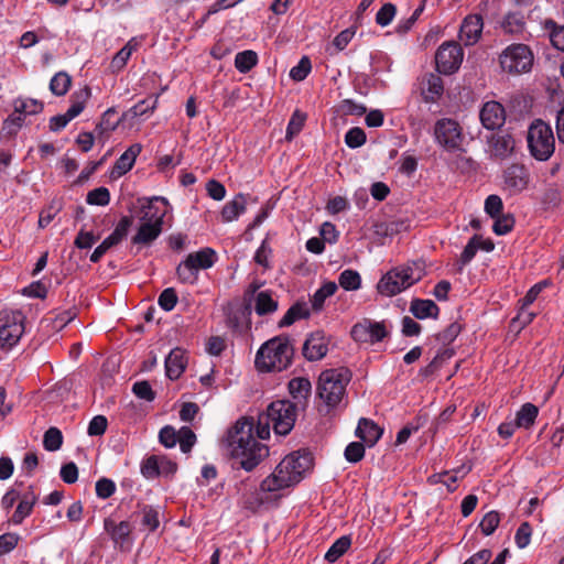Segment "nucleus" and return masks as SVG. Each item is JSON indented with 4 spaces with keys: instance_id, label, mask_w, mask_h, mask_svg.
I'll use <instances>...</instances> for the list:
<instances>
[{
    "instance_id": "55",
    "label": "nucleus",
    "mask_w": 564,
    "mask_h": 564,
    "mask_svg": "<svg viewBox=\"0 0 564 564\" xmlns=\"http://www.w3.org/2000/svg\"><path fill=\"white\" fill-rule=\"evenodd\" d=\"M312 69L311 61L307 56H303L296 66L290 70V77L295 82L304 80Z\"/></svg>"
},
{
    "instance_id": "61",
    "label": "nucleus",
    "mask_w": 564,
    "mask_h": 564,
    "mask_svg": "<svg viewBox=\"0 0 564 564\" xmlns=\"http://www.w3.org/2000/svg\"><path fill=\"white\" fill-rule=\"evenodd\" d=\"M177 442L180 443L181 451L188 453L196 442V435L188 426H183L178 431Z\"/></svg>"
},
{
    "instance_id": "42",
    "label": "nucleus",
    "mask_w": 564,
    "mask_h": 564,
    "mask_svg": "<svg viewBox=\"0 0 564 564\" xmlns=\"http://www.w3.org/2000/svg\"><path fill=\"white\" fill-rule=\"evenodd\" d=\"M338 284L346 291H357L361 286L360 274L356 270L346 269L339 274Z\"/></svg>"
},
{
    "instance_id": "22",
    "label": "nucleus",
    "mask_w": 564,
    "mask_h": 564,
    "mask_svg": "<svg viewBox=\"0 0 564 564\" xmlns=\"http://www.w3.org/2000/svg\"><path fill=\"white\" fill-rule=\"evenodd\" d=\"M383 430L372 420L361 417L356 429V436L367 446L372 447L382 436Z\"/></svg>"
},
{
    "instance_id": "27",
    "label": "nucleus",
    "mask_w": 564,
    "mask_h": 564,
    "mask_svg": "<svg viewBox=\"0 0 564 564\" xmlns=\"http://www.w3.org/2000/svg\"><path fill=\"white\" fill-rule=\"evenodd\" d=\"M247 196L242 193L237 194L234 199L227 202L221 209L224 221H232L246 210Z\"/></svg>"
},
{
    "instance_id": "18",
    "label": "nucleus",
    "mask_w": 564,
    "mask_h": 564,
    "mask_svg": "<svg viewBox=\"0 0 564 564\" xmlns=\"http://www.w3.org/2000/svg\"><path fill=\"white\" fill-rule=\"evenodd\" d=\"M484 21L480 14L467 15L459 29V40L466 45L476 44L482 33Z\"/></svg>"
},
{
    "instance_id": "1",
    "label": "nucleus",
    "mask_w": 564,
    "mask_h": 564,
    "mask_svg": "<svg viewBox=\"0 0 564 564\" xmlns=\"http://www.w3.org/2000/svg\"><path fill=\"white\" fill-rule=\"evenodd\" d=\"M297 405L290 400L272 401L265 412L258 415L257 423L253 417H240L227 432L226 442L230 455L238 460L239 467L246 471H252L265 457L269 456V447L259 440L270 436V427L278 435H288L296 421Z\"/></svg>"
},
{
    "instance_id": "64",
    "label": "nucleus",
    "mask_w": 564,
    "mask_h": 564,
    "mask_svg": "<svg viewBox=\"0 0 564 564\" xmlns=\"http://www.w3.org/2000/svg\"><path fill=\"white\" fill-rule=\"evenodd\" d=\"M116 491V484L106 477L100 478L96 482V495L100 499H108Z\"/></svg>"
},
{
    "instance_id": "17",
    "label": "nucleus",
    "mask_w": 564,
    "mask_h": 564,
    "mask_svg": "<svg viewBox=\"0 0 564 564\" xmlns=\"http://www.w3.org/2000/svg\"><path fill=\"white\" fill-rule=\"evenodd\" d=\"M479 118L486 129L496 130L503 126L506 111L500 102L487 101L480 109Z\"/></svg>"
},
{
    "instance_id": "50",
    "label": "nucleus",
    "mask_w": 564,
    "mask_h": 564,
    "mask_svg": "<svg viewBox=\"0 0 564 564\" xmlns=\"http://www.w3.org/2000/svg\"><path fill=\"white\" fill-rule=\"evenodd\" d=\"M86 202L89 205L106 206L110 202V192L107 187H97L88 192Z\"/></svg>"
},
{
    "instance_id": "29",
    "label": "nucleus",
    "mask_w": 564,
    "mask_h": 564,
    "mask_svg": "<svg viewBox=\"0 0 564 564\" xmlns=\"http://www.w3.org/2000/svg\"><path fill=\"white\" fill-rule=\"evenodd\" d=\"M539 414V408L533 403H524L516 414V425L519 429L529 430L531 429Z\"/></svg>"
},
{
    "instance_id": "30",
    "label": "nucleus",
    "mask_w": 564,
    "mask_h": 564,
    "mask_svg": "<svg viewBox=\"0 0 564 564\" xmlns=\"http://www.w3.org/2000/svg\"><path fill=\"white\" fill-rule=\"evenodd\" d=\"M310 310L305 302H296L293 304L284 314V316L278 323L280 328L288 327L294 324L296 321L301 318H308Z\"/></svg>"
},
{
    "instance_id": "58",
    "label": "nucleus",
    "mask_w": 564,
    "mask_h": 564,
    "mask_svg": "<svg viewBox=\"0 0 564 564\" xmlns=\"http://www.w3.org/2000/svg\"><path fill=\"white\" fill-rule=\"evenodd\" d=\"M492 230L496 235L502 236L510 232L514 226V217L511 214L499 215L495 218Z\"/></svg>"
},
{
    "instance_id": "53",
    "label": "nucleus",
    "mask_w": 564,
    "mask_h": 564,
    "mask_svg": "<svg viewBox=\"0 0 564 564\" xmlns=\"http://www.w3.org/2000/svg\"><path fill=\"white\" fill-rule=\"evenodd\" d=\"M23 121L24 118L20 113L13 112L3 121L2 131L9 138L14 137L21 129Z\"/></svg>"
},
{
    "instance_id": "63",
    "label": "nucleus",
    "mask_w": 564,
    "mask_h": 564,
    "mask_svg": "<svg viewBox=\"0 0 564 564\" xmlns=\"http://www.w3.org/2000/svg\"><path fill=\"white\" fill-rule=\"evenodd\" d=\"M132 392L142 400H145L148 402H152L155 399L156 393L153 391L151 384L143 380V381H137L132 386Z\"/></svg>"
},
{
    "instance_id": "37",
    "label": "nucleus",
    "mask_w": 564,
    "mask_h": 564,
    "mask_svg": "<svg viewBox=\"0 0 564 564\" xmlns=\"http://www.w3.org/2000/svg\"><path fill=\"white\" fill-rule=\"evenodd\" d=\"M116 115L117 110L113 107L107 109L102 113L100 121L96 126V132L98 135L113 131L119 126L121 119H116Z\"/></svg>"
},
{
    "instance_id": "12",
    "label": "nucleus",
    "mask_w": 564,
    "mask_h": 564,
    "mask_svg": "<svg viewBox=\"0 0 564 564\" xmlns=\"http://www.w3.org/2000/svg\"><path fill=\"white\" fill-rule=\"evenodd\" d=\"M90 95L91 90L88 86L75 91L70 97L72 105L68 110L63 115H57L50 119V130L57 132L64 129L70 120L79 116L85 109V105L90 98Z\"/></svg>"
},
{
    "instance_id": "20",
    "label": "nucleus",
    "mask_w": 564,
    "mask_h": 564,
    "mask_svg": "<svg viewBox=\"0 0 564 564\" xmlns=\"http://www.w3.org/2000/svg\"><path fill=\"white\" fill-rule=\"evenodd\" d=\"M169 202L166 198L161 196H154L147 200L145 205H142V221L159 224L163 227V220L167 213Z\"/></svg>"
},
{
    "instance_id": "10",
    "label": "nucleus",
    "mask_w": 564,
    "mask_h": 564,
    "mask_svg": "<svg viewBox=\"0 0 564 564\" xmlns=\"http://www.w3.org/2000/svg\"><path fill=\"white\" fill-rule=\"evenodd\" d=\"M464 57V52L460 45L456 42L443 43L435 54V64L438 73L451 75L455 73Z\"/></svg>"
},
{
    "instance_id": "36",
    "label": "nucleus",
    "mask_w": 564,
    "mask_h": 564,
    "mask_svg": "<svg viewBox=\"0 0 564 564\" xmlns=\"http://www.w3.org/2000/svg\"><path fill=\"white\" fill-rule=\"evenodd\" d=\"M350 545V536L343 535L330 545L324 558L329 563H334L349 550Z\"/></svg>"
},
{
    "instance_id": "3",
    "label": "nucleus",
    "mask_w": 564,
    "mask_h": 564,
    "mask_svg": "<svg viewBox=\"0 0 564 564\" xmlns=\"http://www.w3.org/2000/svg\"><path fill=\"white\" fill-rule=\"evenodd\" d=\"M294 348L288 335H279L261 345L254 365L261 372L282 371L292 362Z\"/></svg>"
},
{
    "instance_id": "44",
    "label": "nucleus",
    "mask_w": 564,
    "mask_h": 564,
    "mask_svg": "<svg viewBox=\"0 0 564 564\" xmlns=\"http://www.w3.org/2000/svg\"><path fill=\"white\" fill-rule=\"evenodd\" d=\"M63 444V434L57 427H50L43 436V446L48 452L58 451Z\"/></svg>"
},
{
    "instance_id": "31",
    "label": "nucleus",
    "mask_w": 564,
    "mask_h": 564,
    "mask_svg": "<svg viewBox=\"0 0 564 564\" xmlns=\"http://www.w3.org/2000/svg\"><path fill=\"white\" fill-rule=\"evenodd\" d=\"M279 307L270 291H261L254 297V311L259 316L274 313Z\"/></svg>"
},
{
    "instance_id": "21",
    "label": "nucleus",
    "mask_w": 564,
    "mask_h": 564,
    "mask_svg": "<svg viewBox=\"0 0 564 564\" xmlns=\"http://www.w3.org/2000/svg\"><path fill=\"white\" fill-rule=\"evenodd\" d=\"M142 145L140 143L131 144L115 162L110 176L118 178L128 173L135 162L137 156L141 153Z\"/></svg>"
},
{
    "instance_id": "32",
    "label": "nucleus",
    "mask_w": 564,
    "mask_h": 564,
    "mask_svg": "<svg viewBox=\"0 0 564 564\" xmlns=\"http://www.w3.org/2000/svg\"><path fill=\"white\" fill-rule=\"evenodd\" d=\"M140 514L142 516L141 524L145 527L149 532H154L160 525V512L159 510L150 505L139 502L137 505Z\"/></svg>"
},
{
    "instance_id": "5",
    "label": "nucleus",
    "mask_w": 564,
    "mask_h": 564,
    "mask_svg": "<svg viewBox=\"0 0 564 564\" xmlns=\"http://www.w3.org/2000/svg\"><path fill=\"white\" fill-rule=\"evenodd\" d=\"M527 141L531 155L538 161H547L555 151L553 130L540 119L529 127Z\"/></svg>"
},
{
    "instance_id": "59",
    "label": "nucleus",
    "mask_w": 564,
    "mask_h": 564,
    "mask_svg": "<svg viewBox=\"0 0 564 564\" xmlns=\"http://www.w3.org/2000/svg\"><path fill=\"white\" fill-rule=\"evenodd\" d=\"M344 456L347 462L349 463H358L360 462L365 456V443L361 442H351L349 443L346 448Z\"/></svg>"
},
{
    "instance_id": "52",
    "label": "nucleus",
    "mask_w": 564,
    "mask_h": 564,
    "mask_svg": "<svg viewBox=\"0 0 564 564\" xmlns=\"http://www.w3.org/2000/svg\"><path fill=\"white\" fill-rule=\"evenodd\" d=\"M500 514L497 511L487 512L481 519L479 527L484 535H491L500 523Z\"/></svg>"
},
{
    "instance_id": "62",
    "label": "nucleus",
    "mask_w": 564,
    "mask_h": 564,
    "mask_svg": "<svg viewBox=\"0 0 564 564\" xmlns=\"http://www.w3.org/2000/svg\"><path fill=\"white\" fill-rule=\"evenodd\" d=\"M397 13V7L393 3H384L376 14V22L380 26L389 25Z\"/></svg>"
},
{
    "instance_id": "2",
    "label": "nucleus",
    "mask_w": 564,
    "mask_h": 564,
    "mask_svg": "<svg viewBox=\"0 0 564 564\" xmlns=\"http://www.w3.org/2000/svg\"><path fill=\"white\" fill-rule=\"evenodd\" d=\"M313 467V455L306 449H300L285 456L274 471L260 484L263 492L279 491L299 484Z\"/></svg>"
},
{
    "instance_id": "51",
    "label": "nucleus",
    "mask_w": 564,
    "mask_h": 564,
    "mask_svg": "<svg viewBox=\"0 0 564 564\" xmlns=\"http://www.w3.org/2000/svg\"><path fill=\"white\" fill-rule=\"evenodd\" d=\"M197 270L191 263L187 258L181 262L176 268V274L181 282L193 284L197 280Z\"/></svg>"
},
{
    "instance_id": "15",
    "label": "nucleus",
    "mask_w": 564,
    "mask_h": 564,
    "mask_svg": "<svg viewBox=\"0 0 564 564\" xmlns=\"http://www.w3.org/2000/svg\"><path fill=\"white\" fill-rule=\"evenodd\" d=\"M506 188L511 194H519L524 191L530 181V173L522 164H512L503 173Z\"/></svg>"
},
{
    "instance_id": "40",
    "label": "nucleus",
    "mask_w": 564,
    "mask_h": 564,
    "mask_svg": "<svg viewBox=\"0 0 564 564\" xmlns=\"http://www.w3.org/2000/svg\"><path fill=\"white\" fill-rule=\"evenodd\" d=\"M501 28L506 33L521 34L525 29V22L520 13H508L502 23Z\"/></svg>"
},
{
    "instance_id": "14",
    "label": "nucleus",
    "mask_w": 564,
    "mask_h": 564,
    "mask_svg": "<svg viewBox=\"0 0 564 564\" xmlns=\"http://www.w3.org/2000/svg\"><path fill=\"white\" fill-rule=\"evenodd\" d=\"M104 530L109 535L115 546L123 549L131 543L132 524L127 521L116 522L112 518L104 519Z\"/></svg>"
},
{
    "instance_id": "7",
    "label": "nucleus",
    "mask_w": 564,
    "mask_h": 564,
    "mask_svg": "<svg viewBox=\"0 0 564 564\" xmlns=\"http://www.w3.org/2000/svg\"><path fill=\"white\" fill-rule=\"evenodd\" d=\"M434 138L437 144L448 152L464 151V133L460 124L452 118H442L434 124Z\"/></svg>"
},
{
    "instance_id": "45",
    "label": "nucleus",
    "mask_w": 564,
    "mask_h": 564,
    "mask_svg": "<svg viewBox=\"0 0 564 564\" xmlns=\"http://www.w3.org/2000/svg\"><path fill=\"white\" fill-rule=\"evenodd\" d=\"M337 112L341 116H364L367 108L362 104H357L352 99H344L337 106Z\"/></svg>"
},
{
    "instance_id": "11",
    "label": "nucleus",
    "mask_w": 564,
    "mask_h": 564,
    "mask_svg": "<svg viewBox=\"0 0 564 564\" xmlns=\"http://www.w3.org/2000/svg\"><path fill=\"white\" fill-rule=\"evenodd\" d=\"M388 335L384 322H375L369 318L356 323L350 330L351 338L361 344H376L382 341Z\"/></svg>"
},
{
    "instance_id": "13",
    "label": "nucleus",
    "mask_w": 564,
    "mask_h": 564,
    "mask_svg": "<svg viewBox=\"0 0 564 564\" xmlns=\"http://www.w3.org/2000/svg\"><path fill=\"white\" fill-rule=\"evenodd\" d=\"M132 225V217L123 216L117 224L115 230L99 245L90 254L93 263L99 262L104 254L112 247L117 246L128 235L129 228Z\"/></svg>"
},
{
    "instance_id": "28",
    "label": "nucleus",
    "mask_w": 564,
    "mask_h": 564,
    "mask_svg": "<svg viewBox=\"0 0 564 564\" xmlns=\"http://www.w3.org/2000/svg\"><path fill=\"white\" fill-rule=\"evenodd\" d=\"M188 263L193 264L195 269L206 270L214 265L216 261V252L212 248H204L199 251L192 252L187 257Z\"/></svg>"
},
{
    "instance_id": "35",
    "label": "nucleus",
    "mask_w": 564,
    "mask_h": 564,
    "mask_svg": "<svg viewBox=\"0 0 564 564\" xmlns=\"http://www.w3.org/2000/svg\"><path fill=\"white\" fill-rule=\"evenodd\" d=\"M543 29L549 32L552 45L564 52V25H558L552 19H546L543 22Z\"/></svg>"
},
{
    "instance_id": "8",
    "label": "nucleus",
    "mask_w": 564,
    "mask_h": 564,
    "mask_svg": "<svg viewBox=\"0 0 564 564\" xmlns=\"http://www.w3.org/2000/svg\"><path fill=\"white\" fill-rule=\"evenodd\" d=\"M25 316L21 311H0V347L12 348L24 333Z\"/></svg>"
},
{
    "instance_id": "49",
    "label": "nucleus",
    "mask_w": 564,
    "mask_h": 564,
    "mask_svg": "<svg viewBox=\"0 0 564 564\" xmlns=\"http://www.w3.org/2000/svg\"><path fill=\"white\" fill-rule=\"evenodd\" d=\"M367 141L365 131L359 127L350 128L345 134V143L350 149H357Z\"/></svg>"
},
{
    "instance_id": "34",
    "label": "nucleus",
    "mask_w": 564,
    "mask_h": 564,
    "mask_svg": "<svg viewBox=\"0 0 564 564\" xmlns=\"http://www.w3.org/2000/svg\"><path fill=\"white\" fill-rule=\"evenodd\" d=\"M337 289L338 285L333 281L324 283L318 290H316L311 299L312 308L315 312L321 311L324 306L325 300L334 295Z\"/></svg>"
},
{
    "instance_id": "23",
    "label": "nucleus",
    "mask_w": 564,
    "mask_h": 564,
    "mask_svg": "<svg viewBox=\"0 0 564 564\" xmlns=\"http://www.w3.org/2000/svg\"><path fill=\"white\" fill-rule=\"evenodd\" d=\"M491 154L500 160L509 158L514 150V139L509 133L492 134L489 139Z\"/></svg>"
},
{
    "instance_id": "38",
    "label": "nucleus",
    "mask_w": 564,
    "mask_h": 564,
    "mask_svg": "<svg viewBox=\"0 0 564 564\" xmlns=\"http://www.w3.org/2000/svg\"><path fill=\"white\" fill-rule=\"evenodd\" d=\"M258 63V55L254 51L246 50L239 52L235 57V67L240 73H248Z\"/></svg>"
},
{
    "instance_id": "60",
    "label": "nucleus",
    "mask_w": 564,
    "mask_h": 564,
    "mask_svg": "<svg viewBox=\"0 0 564 564\" xmlns=\"http://www.w3.org/2000/svg\"><path fill=\"white\" fill-rule=\"evenodd\" d=\"M177 293L173 288H167L159 295L158 303L160 307L166 312L172 311L177 304Z\"/></svg>"
},
{
    "instance_id": "33",
    "label": "nucleus",
    "mask_w": 564,
    "mask_h": 564,
    "mask_svg": "<svg viewBox=\"0 0 564 564\" xmlns=\"http://www.w3.org/2000/svg\"><path fill=\"white\" fill-rule=\"evenodd\" d=\"M312 384L307 378L296 377L290 380L289 391L293 399L301 402L311 395Z\"/></svg>"
},
{
    "instance_id": "6",
    "label": "nucleus",
    "mask_w": 564,
    "mask_h": 564,
    "mask_svg": "<svg viewBox=\"0 0 564 564\" xmlns=\"http://www.w3.org/2000/svg\"><path fill=\"white\" fill-rule=\"evenodd\" d=\"M421 280V275L414 276L411 267L394 268L387 272L378 282V292L386 296H393L406 290Z\"/></svg>"
},
{
    "instance_id": "43",
    "label": "nucleus",
    "mask_w": 564,
    "mask_h": 564,
    "mask_svg": "<svg viewBox=\"0 0 564 564\" xmlns=\"http://www.w3.org/2000/svg\"><path fill=\"white\" fill-rule=\"evenodd\" d=\"M562 202V193L555 184L549 185L542 193L541 203L544 208H555Z\"/></svg>"
},
{
    "instance_id": "19",
    "label": "nucleus",
    "mask_w": 564,
    "mask_h": 564,
    "mask_svg": "<svg viewBox=\"0 0 564 564\" xmlns=\"http://www.w3.org/2000/svg\"><path fill=\"white\" fill-rule=\"evenodd\" d=\"M421 95L425 102H437L444 93V83L440 75L426 73L421 78Z\"/></svg>"
},
{
    "instance_id": "4",
    "label": "nucleus",
    "mask_w": 564,
    "mask_h": 564,
    "mask_svg": "<svg viewBox=\"0 0 564 564\" xmlns=\"http://www.w3.org/2000/svg\"><path fill=\"white\" fill-rule=\"evenodd\" d=\"M351 371L346 367L324 370L318 378L317 394L328 409L336 408L346 393Z\"/></svg>"
},
{
    "instance_id": "47",
    "label": "nucleus",
    "mask_w": 564,
    "mask_h": 564,
    "mask_svg": "<svg viewBox=\"0 0 564 564\" xmlns=\"http://www.w3.org/2000/svg\"><path fill=\"white\" fill-rule=\"evenodd\" d=\"M241 505L242 508L256 513L260 509V507L263 505V498L261 496V492L257 489L245 492L241 497Z\"/></svg>"
},
{
    "instance_id": "9",
    "label": "nucleus",
    "mask_w": 564,
    "mask_h": 564,
    "mask_svg": "<svg viewBox=\"0 0 564 564\" xmlns=\"http://www.w3.org/2000/svg\"><path fill=\"white\" fill-rule=\"evenodd\" d=\"M500 66L510 74L529 72L533 64V54L525 44H512L500 55Z\"/></svg>"
},
{
    "instance_id": "57",
    "label": "nucleus",
    "mask_w": 564,
    "mask_h": 564,
    "mask_svg": "<svg viewBox=\"0 0 564 564\" xmlns=\"http://www.w3.org/2000/svg\"><path fill=\"white\" fill-rule=\"evenodd\" d=\"M462 329H463V326L460 323L453 322L443 332L438 333L436 335V338L443 345H449L457 338V336L460 334Z\"/></svg>"
},
{
    "instance_id": "46",
    "label": "nucleus",
    "mask_w": 564,
    "mask_h": 564,
    "mask_svg": "<svg viewBox=\"0 0 564 564\" xmlns=\"http://www.w3.org/2000/svg\"><path fill=\"white\" fill-rule=\"evenodd\" d=\"M479 240V235H474L467 245L465 246L463 252L460 253L459 260H458V271L462 272L464 267L468 264L474 257L476 256L478 249L477 241Z\"/></svg>"
},
{
    "instance_id": "26",
    "label": "nucleus",
    "mask_w": 564,
    "mask_h": 564,
    "mask_svg": "<svg viewBox=\"0 0 564 564\" xmlns=\"http://www.w3.org/2000/svg\"><path fill=\"white\" fill-rule=\"evenodd\" d=\"M163 227L159 224L143 221L139 227L137 234L132 237L133 245H150L152 243L162 232Z\"/></svg>"
},
{
    "instance_id": "25",
    "label": "nucleus",
    "mask_w": 564,
    "mask_h": 564,
    "mask_svg": "<svg viewBox=\"0 0 564 564\" xmlns=\"http://www.w3.org/2000/svg\"><path fill=\"white\" fill-rule=\"evenodd\" d=\"M410 312L417 319L437 318L440 307L432 300L413 299L410 303Z\"/></svg>"
},
{
    "instance_id": "24",
    "label": "nucleus",
    "mask_w": 564,
    "mask_h": 564,
    "mask_svg": "<svg viewBox=\"0 0 564 564\" xmlns=\"http://www.w3.org/2000/svg\"><path fill=\"white\" fill-rule=\"evenodd\" d=\"M187 365L185 351L181 348H174L165 358V373L171 380H176L184 372Z\"/></svg>"
},
{
    "instance_id": "54",
    "label": "nucleus",
    "mask_w": 564,
    "mask_h": 564,
    "mask_svg": "<svg viewBox=\"0 0 564 564\" xmlns=\"http://www.w3.org/2000/svg\"><path fill=\"white\" fill-rule=\"evenodd\" d=\"M141 473L148 479L160 476V456H149L141 465Z\"/></svg>"
},
{
    "instance_id": "41",
    "label": "nucleus",
    "mask_w": 564,
    "mask_h": 564,
    "mask_svg": "<svg viewBox=\"0 0 564 564\" xmlns=\"http://www.w3.org/2000/svg\"><path fill=\"white\" fill-rule=\"evenodd\" d=\"M44 105L37 99H22L14 100V112L22 115H36L42 112Z\"/></svg>"
},
{
    "instance_id": "16",
    "label": "nucleus",
    "mask_w": 564,
    "mask_h": 564,
    "mask_svg": "<svg viewBox=\"0 0 564 564\" xmlns=\"http://www.w3.org/2000/svg\"><path fill=\"white\" fill-rule=\"evenodd\" d=\"M328 351V339L321 330L312 333L304 341L302 354L308 361L323 359Z\"/></svg>"
},
{
    "instance_id": "48",
    "label": "nucleus",
    "mask_w": 564,
    "mask_h": 564,
    "mask_svg": "<svg viewBox=\"0 0 564 564\" xmlns=\"http://www.w3.org/2000/svg\"><path fill=\"white\" fill-rule=\"evenodd\" d=\"M305 120L306 116L301 111L295 110L293 112L286 128V140H292L294 135L299 134L302 131Z\"/></svg>"
},
{
    "instance_id": "56",
    "label": "nucleus",
    "mask_w": 564,
    "mask_h": 564,
    "mask_svg": "<svg viewBox=\"0 0 564 564\" xmlns=\"http://www.w3.org/2000/svg\"><path fill=\"white\" fill-rule=\"evenodd\" d=\"M158 104V99L147 98L138 104H135L133 107H131L128 111L129 115H131L132 118L134 117H141L151 113Z\"/></svg>"
},
{
    "instance_id": "39",
    "label": "nucleus",
    "mask_w": 564,
    "mask_h": 564,
    "mask_svg": "<svg viewBox=\"0 0 564 564\" xmlns=\"http://www.w3.org/2000/svg\"><path fill=\"white\" fill-rule=\"evenodd\" d=\"M72 85V78L66 72L56 73L50 82V90L55 96H64Z\"/></svg>"
}]
</instances>
